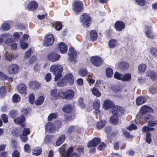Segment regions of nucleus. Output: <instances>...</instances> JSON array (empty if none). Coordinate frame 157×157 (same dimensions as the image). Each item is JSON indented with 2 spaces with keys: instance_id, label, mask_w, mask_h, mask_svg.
Masks as SVG:
<instances>
[{
  "instance_id": "nucleus-1",
  "label": "nucleus",
  "mask_w": 157,
  "mask_h": 157,
  "mask_svg": "<svg viewBox=\"0 0 157 157\" xmlns=\"http://www.w3.org/2000/svg\"><path fill=\"white\" fill-rule=\"evenodd\" d=\"M63 68L62 66L54 64L50 67V71L55 76L54 81L56 82L62 76V73Z\"/></svg>"
},
{
  "instance_id": "nucleus-2",
  "label": "nucleus",
  "mask_w": 157,
  "mask_h": 157,
  "mask_svg": "<svg viewBox=\"0 0 157 157\" xmlns=\"http://www.w3.org/2000/svg\"><path fill=\"white\" fill-rule=\"evenodd\" d=\"M80 21L83 26L87 27L91 23V19L90 16L88 14L85 13L81 16Z\"/></svg>"
},
{
  "instance_id": "nucleus-3",
  "label": "nucleus",
  "mask_w": 157,
  "mask_h": 157,
  "mask_svg": "<svg viewBox=\"0 0 157 157\" xmlns=\"http://www.w3.org/2000/svg\"><path fill=\"white\" fill-rule=\"evenodd\" d=\"M54 41V38L53 35L49 34L44 37L43 42L44 45L46 47L52 45Z\"/></svg>"
},
{
  "instance_id": "nucleus-4",
  "label": "nucleus",
  "mask_w": 157,
  "mask_h": 157,
  "mask_svg": "<svg viewBox=\"0 0 157 157\" xmlns=\"http://www.w3.org/2000/svg\"><path fill=\"white\" fill-rule=\"evenodd\" d=\"M61 97L67 99H71L74 96V92L72 90H69L63 92L61 91L60 92Z\"/></svg>"
},
{
  "instance_id": "nucleus-5",
  "label": "nucleus",
  "mask_w": 157,
  "mask_h": 157,
  "mask_svg": "<svg viewBox=\"0 0 157 157\" xmlns=\"http://www.w3.org/2000/svg\"><path fill=\"white\" fill-rule=\"evenodd\" d=\"M60 56L56 52H52L48 54L46 56V59L52 62H55L59 60Z\"/></svg>"
},
{
  "instance_id": "nucleus-6",
  "label": "nucleus",
  "mask_w": 157,
  "mask_h": 157,
  "mask_svg": "<svg viewBox=\"0 0 157 157\" xmlns=\"http://www.w3.org/2000/svg\"><path fill=\"white\" fill-rule=\"evenodd\" d=\"M90 62L94 66L96 67H99L102 64L103 61L100 57L95 56L91 58Z\"/></svg>"
},
{
  "instance_id": "nucleus-7",
  "label": "nucleus",
  "mask_w": 157,
  "mask_h": 157,
  "mask_svg": "<svg viewBox=\"0 0 157 157\" xmlns=\"http://www.w3.org/2000/svg\"><path fill=\"white\" fill-rule=\"evenodd\" d=\"M83 8L82 3L79 1H75L73 7V10L76 13H79L82 11Z\"/></svg>"
},
{
  "instance_id": "nucleus-8",
  "label": "nucleus",
  "mask_w": 157,
  "mask_h": 157,
  "mask_svg": "<svg viewBox=\"0 0 157 157\" xmlns=\"http://www.w3.org/2000/svg\"><path fill=\"white\" fill-rule=\"evenodd\" d=\"M19 66L17 64H12L8 67V70L10 74H15L19 71Z\"/></svg>"
},
{
  "instance_id": "nucleus-9",
  "label": "nucleus",
  "mask_w": 157,
  "mask_h": 157,
  "mask_svg": "<svg viewBox=\"0 0 157 157\" xmlns=\"http://www.w3.org/2000/svg\"><path fill=\"white\" fill-rule=\"evenodd\" d=\"M124 112V109L123 108L118 106H114L112 110V113L113 115L117 116L122 115Z\"/></svg>"
},
{
  "instance_id": "nucleus-10",
  "label": "nucleus",
  "mask_w": 157,
  "mask_h": 157,
  "mask_svg": "<svg viewBox=\"0 0 157 157\" xmlns=\"http://www.w3.org/2000/svg\"><path fill=\"white\" fill-rule=\"evenodd\" d=\"M2 36L4 38H6L4 40V43L6 44L7 45H11L13 41L11 39V35L8 33H6L2 34Z\"/></svg>"
},
{
  "instance_id": "nucleus-11",
  "label": "nucleus",
  "mask_w": 157,
  "mask_h": 157,
  "mask_svg": "<svg viewBox=\"0 0 157 157\" xmlns=\"http://www.w3.org/2000/svg\"><path fill=\"white\" fill-rule=\"evenodd\" d=\"M26 86L24 84H20L17 87V89L18 92L21 94H26Z\"/></svg>"
},
{
  "instance_id": "nucleus-12",
  "label": "nucleus",
  "mask_w": 157,
  "mask_h": 157,
  "mask_svg": "<svg viewBox=\"0 0 157 157\" xmlns=\"http://www.w3.org/2000/svg\"><path fill=\"white\" fill-rule=\"evenodd\" d=\"M61 91H57V89H54L51 90L50 92L51 98L52 99L55 100L58 98L59 97H61L60 92Z\"/></svg>"
},
{
  "instance_id": "nucleus-13",
  "label": "nucleus",
  "mask_w": 157,
  "mask_h": 157,
  "mask_svg": "<svg viewBox=\"0 0 157 157\" xmlns=\"http://www.w3.org/2000/svg\"><path fill=\"white\" fill-rule=\"evenodd\" d=\"M76 53L73 47H71L69 48L68 54L69 56V59L70 61H75Z\"/></svg>"
},
{
  "instance_id": "nucleus-14",
  "label": "nucleus",
  "mask_w": 157,
  "mask_h": 157,
  "mask_svg": "<svg viewBox=\"0 0 157 157\" xmlns=\"http://www.w3.org/2000/svg\"><path fill=\"white\" fill-rule=\"evenodd\" d=\"M73 149L72 147H70L67 150V151L65 154H63L62 155L63 157H79V155L75 153H72Z\"/></svg>"
},
{
  "instance_id": "nucleus-15",
  "label": "nucleus",
  "mask_w": 157,
  "mask_h": 157,
  "mask_svg": "<svg viewBox=\"0 0 157 157\" xmlns=\"http://www.w3.org/2000/svg\"><path fill=\"white\" fill-rule=\"evenodd\" d=\"M125 27V23L120 21L116 22L115 25V28L116 30L119 31H122Z\"/></svg>"
},
{
  "instance_id": "nucleus-16",
  "label": "nucleus",
  "mask_w": 157,
  "mask_h": 157,
  "mask_svg": "<svg viewBox=\"0 0 157 157\" xmlns=\"http://www.w3.org/2000/svg\"><path fill=\"white\" fill-rule=\"evenodd\" d=\"M114 105L111 101L109 100H106L104 101L103 107L104 109H108L114 107Z\"/></svg>"
},
{
  "instance_id": "nucleus-17",
  "label": "nucleus",
  "mask_w": 157,
  "mask_h": 157,
  "mask_svg": "<svg viewBox=\"0 0 157 157\" xmlns=\"http://www.w3.org/2000/svg\"><path fill=\"white\" fill-rule=\"evenodd\" d=\"M64 78L67 82H69L70 85H72L74 83V78L73 75L70 73H68L65 75Z\"/></svg>"
},
{
  "instance_id": "nucleus-18",
  "label": "nucleus",
  "mask_w": 157,
  "mask_h": 157,
  "mask_svg": "<svg viewBox=\"0 0 157 157\" xmlns=\"http://www.w3.org/2000/svg\"><path fill=\"white\" fill-rule=\"evenodd\" d=\"M100 141L101 140L99 138H94L92 140L89 142L88 144V147H95L100 143Z\"/></svg>"
},
{
  "instance_id": "nucleus-19",
  "label": "nucleus",
  "mask_w": 157,
  "mask_h": 157,
  "mask_svg": "<svg viewBox=\"0 0 157 157\" xmlns=\"http://www.w3.org/2000/svg\"><path fill=\"white\" fill-rule=\"evenodd\" d=\"M38 5L37 3L34 1L30 2L27 8V9L30 11H33L37 8Z\"/></svg>"
},
{
  "instance_id": "nucleus-20",
  "label": "nucleus",
  "mask_w": 157,
  "mask_h": 157,
  "mask_svg": "<svg viewBox=\"0 0 157 157\" xmlns=\"http://www.w3.org/2000/svg\"><path fill=\"white\" fill-rule=\"evenodd\" d=\"M54 124L52 122L48 123L45 126V129L46 131L52 133L54 131Z\"/></svg>"
},
{
  "instance_id": "nucleus-21",
  "label": "nucleus",
  "mask_w": 157,
  "mask_h": 157,
  "mask_svg": "<svg viewBox=\"0 0 157 157\" xmlns=\"http://www.w3.org/2000/svg\"><path fill=\"white\" fill-rule=\"evenodd\" d=\"M153 119V116L150 114H148V126H153L156 125V121H152Z\"/></svg>"
},
{
  "instance_id": "nucleus-22",
  "label": "nucleus",
  "mask_w": 157,
  "mask_h": 157,
  "mask_svg": "<svg viewBox=\"0 0 157 157\" xmlns=\"http://www.w3.org/2000/svg\"><path fill=\"white\" fill-rule=\"evenodd\" d=\"M59 47L61 53H65L67 50V47L66 44L63 42H61L59 43Z\"/></svg>"
},
{
  "instance_id": "nucleus-23",
  "label": "nucleus",
  "mask_w": 157,
  "mask_h": 157,
  "mask_svg": "<svg viewBox=\"0 0 157 157\" xmlns=\"http://www.w3.org/2000/svg\"><path fill=\"white\" fill-rule=\"evenodd\" d=\"M147 69V65L146 64L142 63L138 66V71L139 74H143Z\"/></svg>"
},
{
  "instance_id": "nucleus-24",
  "label": "nucleus",
  "mask_w": 157,
  "mask_h": 157,
  "mask_svg": "<svg viewBox=\"0 0 157 157\" xmlns=\"http://www.w3.org/2000/svg\"><path fill=\"white\" fill-rule=\"evenodd\" d=\"M118 67L121 70H125L129 67V64L128 63L125 62H121L119 63Z\"/></svg>"
},
{
  "instance_id": "nucleus-25",
  "label": "nucleus",
  "mask_w": 157,
  "mask_h": 157,
  "mask_svg": "<svg viewBox=\"0 0 157 157\" xmlns=\"http://www.w3.org/2000/svg\"><path fill=\"white\" fill-rule=\"evenodd\" d=\"M40 86V83L36 81L31 82L29 83V87L33 89H38Z\"/></svg>"
},
{
  "instance_id": "nucleus-26",
  "label": "nucleus",
  "mask_w": 157,
  "mask_h": 157,
  "mask_svg": "<svg viewBox=\"0 0 157 157\" xmlns=\"http://www.w3.org/2000/svg\"><path fill=\"white\" fill-rule=\"evenodd\" d=\"M146 99L142 97L137 98L136 100V104L137 105H139L145 103Z\"/></svg>"
},
{
  "instance_id": "nucleus-27",
  "label": "nucleus",
  "mask_w": 157,
  "mask_h": 157,
  "mask_svg": "<svg viewBox=\"0 0 157 157\" xmlns=\"http://www.w3.org/2000/svg\"><path fill=\"white\" fill-rule=\"evenodd\" d=\"M14 121L15 124H20L24 122L25 120V117L23 116H21L20 117L14 119Z\"/></svg>"
},
{
  "instance_id": "nucleus-28",
  "label": "nucleus",
  "mask_w": 157,
  "mask_h": 157,
  "mask_svg": "<svg viewBox=\"0 0 157 157\" xmlns=\"http://www.w3.org/2000/svg\"><path fill=\"white\" fill-rule=\"evenodd\" d=\"M117 40L114 39H111L109 42V47L110 48H114L117 46Z\"/></svg>"
},
{
  "instance_id": "nucleus-29",
  "label": "nucleus",
  "mask_w": 157,
  "mask_h": 157,
  "mask_svg": "<svg viewBox=\"0 0 157 157\" xmlns=\"http://www.w3.org/2000/svg\"><path fill=\"white\" fill-rule=\"evenodd\" d=\"M73 109V107L71 105H68L64 106L63 108V111L66 113H68L71 112Z\"/></svg>"
},
{
  "instance_id": "nucleus-30",
  "label": "nucleus",
  "mask_w": 157,
  "mask_h": 157,
  "mask_svg": "<svg viewBox=\"0 0 157 157\" xmlns=\"http://www.w3.org/2000/svg\"><path fill=\"white\" fill-rule=\"evenodd\" d=\"M3 56L6 60L9 61H11L13 58V55L8 53L7 51H5Z\"/></svg>"
},
{
  "instance_id": "nucleus-31",
  "label": "nucleus",
  "mask_w": 157,
  "mask_h": 157,
  "mask_svg": "<svg viewBox=\"0 0 157 157\" xmlns=\"http://www.w3.org/2000/svg\"><path fill=\"white\" fill-rule=\"evenodd\" d=\"M110 123L113 124H117L118 122V120L117 116L115 115L112 116L110 118Z\"/></svg>"
},
{
  "instance_id": "nucleus-32",
  "label": "nucleus",
  "mask_w": 157,
  "mask_h": 157,
  "mask_svg": "<svg viewBox=\"0 0 157 157\" xmlns=\"http://www.w3.org/2000/svg\"><path fill=\"white\" fill-rule=\"evenodd\" d=\"M90 38L91 40L94 41L97 39L98 34L95 30H92L90 32Z\"/></svg>"
},
{
  "instance_id": "nucleus-33",
  "label": "nucleus",
  "mask_w": 157,
  "mask_h": 157,
  "mask_svg": "<svg viewBox=\"0 0 157 157\" xmlns=\"http://www.w3.org/2000/svg\"><path fill=\"white\" fill-rule=\"evenodd\" d=\"M41 149L39 147H37L33 149L32 153L34 155L38 156L40 155L41 154Z\"/></svg>"
},
{
  "instance_id": "nucleus-34",
  "label": "nucleus",
  "mask_w": 157,
  "mask_h": 157,
  "mask_svg": "<svg viewBox=\"0 0 157 157\" xmlns=\"http://www.w3.org/2000/svg\"><path fill=\"white\" fill-rule=\"evenodd\" d=\"M65 139V136L64 135L60 136L56 142V145L58 146L60 145L63 142Z\"/></svg>"
},
{
  "instance_id": "nucleus-35",
  "label": "nucleus",
  "mask_w": 157,
  "mask_h": 157,
  "mask_svg": "<svg viewBox=\"0 0 157 157\" xmlns=\"http://www.w3.org/2000/svg\"><path fill=\"white\" fill-rule=\"evenodd\" d=\"M44 97L42 96L39 97L36 100L35 104L36 105H39L42 104L44 100Z\"/></svg>"
},
{
  "instance_id": "nucleus-36",
  "label": "nucleus",
  "mask_w": 157,
  "mask_h": 157,
  "mask_svg": "<svg viewBox=\"0 0 157 157\" xmlns=\"http://www.w3.org/2000/svg\"><path fill=\"white\" fill-rule=\"evenodd\" d=\"M93 94L95 96L100 97L101 96V93L98 89L95 87H94L92 89Z\"/></svg>"
},
{
  "instance_id": "nucleus-37",
  "label": "nucleus",
  "mask_w": 157,
  "mask_h": 157,
  "mask_svg": "<svg viewBox=\"0 0 157 157\" xmlns=\"http://www.w3.org/2000/svg\"><path fill=\"white\" fill-rule=\"evenodd\" d=\"M93 106L95 110H98L100 106V101L98 100H94L93 102Z\"/></svg>"
},
{
  "instance_id": "nucleus-38",
  "label": "nucleus",
  "mask_w": 157,
  "mask_h": 157,
  "mask_svg": "<svg viewBox=\"0 0 157 157\" xmlns=\"http://www.w3.org/2000/svg\"><path fill=\"white\" fill-rule=\"evenodd\" d=\"M131 78V75L130 73H126L124 75H123V77L122 81H129Z\"/></svg>"
},
{
  "instance_id": "nucleus-39",
  "label": "nucleus",
  "mask_w": 157,
  "mask_h": 157,
  "mask_svg": "<svg viewBox=\"0 0 157 157\" xmlns=\"http://www.w3.org/2000/svg\"><path fill=\"white\" fill-rule=\"evenodd\" d=\"M57 81V84L59 86H63L67 83L64 78L61 79L59 78Z\"/></svg>"
},
{
  "instance_id": "nucleus-40",
  "label": "nucleus",
  "mask_w": 157,
  "mask_h": 157,
  "mask_svg": "<svg viewBox=\"0 0 157 157\" xmlns=\"http://www.w3.org/2000/svg\"><path fill=\"white\" fill-rule=\"evenodd\" d=\"M78 73L82 77H84L87 74V70L85 69H81L79 70Z\"/></svg>"
},
{
  "instance_id": "nucleus-41",
  "label": "nucleus",
  "mask_w": 157,
  "mask_h": 157,
  "mask_svg": "<svg viewBox=\"0 0 157 157\" xmlns=\"http://www.w3.org/2000/svg\"><path fill=\"white\" fill-rule=\"evenodd\" d=\"M149 76L151 78L152 80H155L157 78V76L156 75L155 73L151 71H150L148 73Z\"/></svg>"
},
{
  "instance_id": "nucleus-42",
  "label": "nucleus",
  "mask_w": 157,
  "mask_h": 157,
  "mask_svg": "<svg viewBox=\"0 0 157 157\" xmlns=\"http://www.w3.org/2000/svg\"><path fill=\"white\" fill-rule=\"evenodd\" d=\"M0 79L2 80L7 79L9 81H11L12 79L11 78H8L6 75L1 72H0Z\"/></svg>"
},
{
  "instance_id": "nucleus-43",
  "label": "nucleus",
  "mask_w": 157,
  "mask_h": 157,
  "mask_svg": "<svg viewBox=\"0 0 157 157\" xmlns=\"http://www.w3.org/2000/svg\"><path fill=\"white\" fill-rule=\"evenodd\" d=\"M105 121H101L99 122H98L97 127L99 129H101L105 125Z\"/></svg>"
},
{
  "instance_id": "nucleus-44",
  "label": "nucleus",
  "mask_w": 157,
  "mask_h": 157,
  "mask_svg": "<svg viewBox=\"0 0 157 157\" xmlns=\"http://www.w3.org/2000/svg\"><path fill=\"white\" fill-rule=\"evenodd\" d=\"M113 74V71L112 69L108 68L106 69V75L107 77H110Z\"/></svg>"
},
{
  "instance_id": "nucleus-45",
  "label": "nucleus",
  "mask_w": 157,
  "mask_h": 157,
  "mask_svg": "<svg viewBox=\"0 0 157 157\" xmlns=\"http://www.w3.org/2000/svg\"><path fill=\"white\" fill-rule=\"evenodd\" d=\"M83 98H80L79 99L78 101L79 106L82 109H83L85 107V105L83 103Z\"/></svg>"
},
{
  "instance_id": "nucleus-46",
  "label": "nucleus",
  "mask_w": 157,
  "mask_h": 157,
  "mask_svg": "<svg viewBox=\"0 0 157 157\" xmlns=\"http://www.w3.org/2000/svg\"><path fill=\"white\" fill-rule=\"evenodd\" d=\"M65 147V145H63L61 147H60L59 150L60 155L62 157L63 156L62 155H63V154H65L66 153L67 151H64Z\"/></svg>"
},
{
  "instance_id": "nucleus-47",
  "label": "nucleus",
  "mask_w": 157,
  "mask_h": 157,
  "mask_svg": "<svg viewBox=\"0 0 157 157\" xmlns=\"http://www.w3.org/2000/svg\"><path fill=\"white\" fill-rule=\"evenodd\" d=\"M20 100V98L19 96L17 94H14L12 98V101L14 102H17L19 101Z\"/></svg>"
},
{
  "instance_id": "nucleus-48",
  "label": "nucleus",
  "mask_w": 157,
  "mask_h": 157,
  "mask_svg": "<svg viewBox=\"0 0 157 157\" xmlns=\"http://www.w3.org/2000/svg\"><path fill=\"white\" fill-rule=\"evenodd\" d=\"M27 135L22 134L20 135V137L21 138V141L23 142H25L28 140V137Z\"/></svg>"
},
{
  "instance_id": "nucleus-49",
  "label": "nucleus",
  "mask_w": 157,
  "mask_h": 157,
  "mask_svg": "<svg viewBox=\"0 0 157 157\" xmlns=\"http://www.w3.org/2000/svg\"><path fill=\"white\" fill-rule=\"evenodd\" d=\"M123 75L118 72H116L114 75V77L116 79L122 80Z\"/></svg>"
},
{
  "instance_id": "nucleus-50",
  "label": "nucleus",
  "mask_w": 157,
  "mask_h": 157,
  "mask_svg": "<svg viewBox=\"0 0 157 157\" xmlns=\"http://www.w3.org/2000/svg\"><path fill=\"white\" fill-rule=\"evenodd\" d=\"M51 138L52 137L50 135L46 136L44 138L43 143L46 144L49 143L50 142Z\"/></svg>"
},
{
  "instance_id": "nucleus-51",
  "label": "nucleus",
  "mask_w": 157,
  "mask_h": 157,
  "mask_svg": "<svg viewBox=\"0 0 157 157\" xmlns=\"http://www.w3.org/2000/svg\"><path fill=\"white\" fill-rule=\"evenodd\" d=\"M6 93V89L3 86L0 87V96L4 95Z\"/></svg>"
},
{
  "instance_id": "nucleus-52",
  "label": "nucleus",
  "mask_w": 157,
  "mask_h": 157,
  "mask_svg": "<svg viewBox=\"0 0 157 157\" xmlns=\"http://www.w3.org/2000/svg\"><path fill=\"white\" fill-rule=\"evenodd\" d=\"M1 29L4 31L8 30L10 29L9 25L7 23L3 24L1 26Z\"/></svg>"
},
{
  "instance_id": "nucleus-53",
  "label": "nucleus",
  "mask_w": 157,
  "mask_h": 157,
  "mask_svg": "<svg viewBox=\"0 0 157 157\" xmlns=\"http://www.w3.org/2000/svg\"><path fill=\"white\" fill-rule=\"evenodd\" d=\"M57 116L56 113H52L49 115L48 119V121H51L52 119L56 118Z\"/></svg>"
},
{
  "instance_id": "nucleus-54",
  "label": "nucleus",
  "mask_w": 157,
  "mask_h": 157,
  "mask_svg": "<svg viewBox=\"0 0 157 157\" xmlns=\"http://www.w3.org/2000/svg\"><path fill=\"white\" fill-rule=\"evenodd\" d=\"M20 44L21 47L23 49L26 48L28 46V44L27 43H26L25 41H21V40Z\"/></svg>"
},
{
  "instance_id": "nucleus-55",
  "label": "nucleus",
  "mask_w": 157,
  "mask_h": 157,
  "mask_svg": "<svg viewBox=\"0 0 157 157\" xmlns=\"http://www.w3.org/2000/svg\"><path fill=\"white\" fill-rule=\"evenodd\" d=\"M140 112L143 114H146L147 112V106L144 105L142 106L140 109Z\"/></svg>"
},
{
  "instance_id": "nucleus-56",
  "label": "nucleus",
  "mask_w": 157,
  "mask_h": 157,
  "mask_svg": "<svg viewBox=\"0 0 157 157\" xmlns=\"http://www.w3.org/2000/svg\"><path fill=\"white\" fill-rule=\"evenodd\" d=\"M150 52L152 55L157 56V48H152L150 49Z\"/></svg>"
},
{
  "instance_id": "nucleus-57",
  "label": "nucleus",
  "mask_w": 157,
  "mask_h": 157,
  "mask_svg": "<svg viewBox=\"0 0 157 157\" xmlns=\"http://www.w3.org/2000/svg\"><path fill=\"white\" fill-rule=\"evenodd\" d=\"M24 149L25 151L29 153L31 151L30 145L28 144H26L24 146Z\"/></svg>"
},
{
  "instance_id": "nucleus-58",
  "label": "nucleus",
  "mask_w": 157,
  "mask_h": 157,
  "mask_svg": "<svg viewBox=\"0 0 157 157\" xmlns=\"http://www.w3.org/2000/svg\"><path fill=\"white\" fill-rule=\"evenodd\" d=\"M32 52V50L31 49H29L28 50L25 52V59H27L28 58L30 57L31 55V53Z\"/></svg>"
},
{
  "instance_id": "nucleus-59",
  "label": "nucleus",
  "mask_w": 157,
  "mask_h": 157,
  "mask_svg": "<svg viewBox=\"0 0 157 157\" xmlns=\"http://www.w3.org/2000/svg\"><path fill=\"white\" fill-rule=\"evenodd\" d=\"M29 101L30 103L33 104L34 101V96L33 94H30L29 98Z\"/></svg>"
},
{
  "instance_id": "nucleus-60",
  "label": "nucleus",
  "mask_w": 157,
  "mask_h": 157,
  "mask_svg": "<svg viewBox=\"0 0 157 157\" xmlns=\"http://www.w3.org/2000/svg\"><path fill=\"white\" fill-rule=\"evenodd\" d=\"M137 126L134 124H132L129 126L127 127V129L129 130H135L137 129Z\"/></svg>"
},
{
  "instance_id": "nucleus-61",
  "label": "nucleus",
  "mask_w": 157,
  "mask_h": 157,
  "mask_svg": "<svg viewBox=\"0 0 157 157\" xmlns=\"http://www.w3.org/2000/svg\"><path fill=\"white\" fill-rule=\"evenodd\" d=\"M62 25L60 22H57L55 24V28L57 30H60L62 28Z\"/></svg>"
},
{
  "instance_id": "nucleus-62",
  "label": "nucleus",
  "mask_w": 157,
  "mask_h": 157,
  "mask_svg": "<svg viewBox=\"0 0 157 157\" xmlns=\"http://www.w3.org/2000/svg\"><path fill=\"white\" fill-rule=\"evenodd\" d=\"M137 3L140 6H143L146 3L145 0H135Z\"/></svg>"
},
{
  "instance_id": "nucleus-63",
  "label": "nucleus",
  "mask_w": 157,
  "mask_h": 157,
  "mask_svg": "<svg viewBox=\"0 0 157 157\" xmlns=\"http://www.w3.org/2000/svg\"><path fill=\"white\" fill-rule=\"evenodd\" d=\"M30 129L29 128H24L23 129L22 134L26 135H28L30 134Z\"/></svg>"
},
{
  "instance_id": "nucleus-64",
  "label": "nucleus",
  "mask_w": 157,
  "mask_h": 157,
  "mask_svg": "<svg viewBox=\"0 0 157 157\" xmlns=\"http://www.w3.org/2000/svg\"><path fill=\"white\" fill-rule=\"evenodd\" d=\"M2 118L3 122L6 123L8 122V118L7 115L5 114H2L1 115Z\"/></svg>"
}]
</instances>
